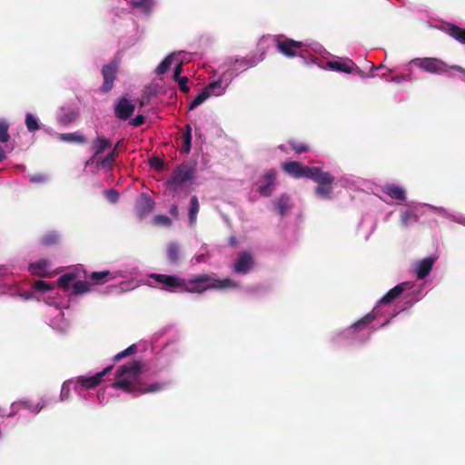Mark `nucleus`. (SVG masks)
Instances as JSON below:
<instances>
[{"instance_id": "obj_17", "label": "nucleus", "mask_w": 465, "mask_h": 465, "mask_svg": "<svg viewBox=\"0 0 465 465\" xmlns=\"http://www.w3.org/2000/svg\"><path fill=\"white\" fill-rule=\"evenodd\" d=\"M434 262H435L434 258L428 257V258L421 260L417 264L416 274H417L418 279H420V280L424 279L425 277H427L430 274Z\"/></svg>"}, {"instance_id": "obj_23", "label": "nucleus", "mask_w": 465, "mask_h": 465, "mask_svg": "<svg viewBox=\"0 0 465 465\" xmlns=\"http://www.w3.org/2000/svg\"><path fill=\"white\" fill-rule=\"evenodd\" d=\"M61 242V235L55 231H50L44 234L40 240L41 245L45 247H51L59 244Z\"/></svg>"}, {"instance_id": "obj_45", "label": "nucleus", "mask_w": 465, "mask_h": 465, "mask_svg": "<svg viewBox=\"0 0 465 465\" xmlns=\"http://www.w3.org/2000/svg\"><path fill=\"white\" fill-rule=\"evenodd\" d=\"M176 82H178L179 88L183 93L187 94L190 91V88L188 86L189 78L187 76H183Z\"/></svg>"}, {"instance_id": "obj_28", "label": "nucleus", "mask_w": 465, "mask_h": 465, "mask_svg": "<svg viewBox=\"0 0 465 465\" xmlns=\"http://www.w3.org/2000/svg\"><path fill=\"white\" fill-rule=\"evenodd\" d=\"M417 221H418V216L412 211L407 210L401 213V225L404 227L412 225V224L416 223Z\"/></svg>"}, {"instance_id": "obj_42", "label": "nucleus", "mask_w": 465, "mask_h": 465, "mask_svg": "<svg viewBox=\"0 0 465 465\" xmlns=\"http://www.w3.org/2000/svg\"><path fill=\"white\" fill-rule=\"evenodd\" d=\"M35 289L40 292H50L54 289V286L52 283L44 282V281H36L35 282Z\"/></svg>"}, {"instance_id": "obj_39", "label": "nucleus", "mask_w": 465, "mask_h": 465, "mask_svg": "<svg viewBox=\"0 0 465 465\" xmlns=\"http://www.w3.org/2000/svg\"><path fill=\"white\" fill-rule=\"evenodd\" d=\"M136 351H137V347L135 344H133V345L129 346L128 348H126L125 350H124L123 351L117 353L114 357V361H118L126 356L135 354Z\"/></svg>"}, {"instance_id": "obj_22", "label": "nucleus", "mask_w": 465, "mask_h": 465, "mask_svg": "<svg viewBox=\"0 0 465 465\" xmlns=\"http://www.w3.org/2000/svg\"><path fill=\"white\" fill-rule=\"evenodd\" d=\"M446 32L450 36L465 45V28L454 24H447Z\"/></svg>"}, {"instance_id": "obj_24", "label": "nucleus", "mask_w": 465, "mask_h": 465, "mask_svg": "<svg viewBox=\"0 0 465 465\" xmlns=\"http://www.w3.org/2000/svg\"><path fill=\"white\" fill-rule=\"evenodd\" d=\"M274 208L281 216H284L291 208L290 197L287 194H282L274 202Z\"/></svg>"}, {"instance_id": "obj_3", "label": "nucleus", "mask_w": 465, "mask_h": 465, "mask_svg": "<svg viewBox=\"0 0 465 465\" xmlns=\"http://www.w3.org/2000/svg\"><path fill=\"white\" fill-rule=\"evenodd\" d=\"M194 173V169L188 163H181L165 182L166 189L173 195L176 194L187 182L193 179Z\"/></svg>"}, {"instance_id": "obj_12", "label": "nucleus", "mask_w": 465, "mask_h": 465, "mask_svg": "<svg viewBox=\"0 0 465 465\" xmlns=\"http://www.w3.org/2000/svg\"><path fill=\"white\" fill-rule=\"evenodd\" d=\"M253 264V258L250 252H240L233 264V272L238 274H246L248 272L252 270Z\"/></svg>"}, {"instance_id": "obj_16", "label": "nucleus", "mask_w": 465, "mask_h": 465, "mask_svg": "<svg viewBox=\"0 0 465 465\" xmlns=\"http://www.w3.org/2000/svg\"><path fill=\"white\" fill-rule=\"evenodd\" d=\"M154 207L153 200L147 194L142 193L137 203L136 208L141 215H147Z\"/></svg>"}, {"instance_id": "obj_46", "label": "nucleus", "mask_w": 465, "mask_h": 465, "mask_svg": "<svg viewBox=\"0 0 465 465\" xmlns=\"http://www.w3.org/2000/svg\"><path fill=\"white\" fill-rule=\"evenodd\" d=\"M145 121H146V119L143 115L138 114L130 121V124L134 127H138V126L143 125L145 123Z\"/></svg>"}, {"instance_id": "obj_25", "label": "nucleus", "mask_w": 465, "mask_h": 465, "mask_svg": "<svg viewBox=\"0 0 465 465\" xmlns=\"http://www.w3.org/2000/svg\"><path fill=\"white\" fill-rule=\"evenodd\" d=\"M59 140L64 143H86V138L82 134L75 133H65L59 134Z\"/></svg>"}, {"instance_id": "obj_19", "label": "nucleus", "mask_w": 465, "mask_h": 465, "mask_svg": "<svg viewBox=\"0 0 465 465\" xmlns=\"http://www.w3.org/2000/svg\"><path fill=\"white\" fill-rule=\"evenodd\" d=\"M407 282H402L391 289L381 299V303L389 304L398 298L406 289Z\"/></svg>"}, {"instance_id": "obj_13", "label": "nucleus", "mask_w": 465, "mask_h": 465, "mask_svg": "<svg viewBox=\"0 0 465 465\" xmlns=\"http://www.w3.org/2000/svg\"><path fill=\"white\" fill-rule=\"evenodd\" d=\"M113 369V365L104 368L102 371L97 372L96 374L91 377L79 376L77 378V382L81 384L83 387L91 389L98 386L103 378Z\"/></svg>"}, {"instance_id": "obj_43", "label": "nucleus", "mask_w": 465, "mask_h": 465, "mask_svg": "<svg viewBox=\"0 0 465 465\" xmlns=\"http://www.w3.org/2000/svg\"><path fill=\"white\" fill-rule=\"evenodd\" d=\"M150 166L157 171H162L164 168L165 163L160 157L153 156L149 160Z\"/></svg>"}, {"instance_id": "obj_1", "label": "nucleus", "mask_w": 465, "mask_h": 465, "mask_svg": "<svg viewBox=\"0 0 465 465\" xmlns=\"http://www.w3.org/2000/svg\"><path fill=\"white\" fill-rule=\"evenodd\" d=\"M142 371L143 364L139 361H134L129 364L120 366L115 373L116 381L113 387L128 393H134V396L156 392L166 387V382H155L147 385L138 381Z\"/></svg>"}, {"instance_id": "obj_2", "label": "nucleus", "mask_w": 465, "mask_h": 465, "mask_svg": "<svg viewBox=\"0 0 465 465\" xmlns=\"http://www.w3.org/2000/svg\"><path fill=\"white\" fill-rule=\"evenodd\" d=\"M238 286L237 282L230 278L217 279L215 273H203L195 275L190 280L184 279V285L182 291L192 293H203L207 290L233 289Z\"/></svg>"}, {"instance_id": "obj_7", "label": "nucleus", "mask_w": 465, "mask_h": 465, "mask_svg": "<svg viewBox=\"0 0 465 465\" xmlns=\"http://www.w3.org/2000/svg\"><path fill=\"white\" fill-rule=\"evenodd\" d=\"M412 63L420 69L430 74H443L449 68L444 61L433 57L417 58Z\"/></svg>"}, {"instance_id": "obj_18", "label": "nucleus", "mask_w": 465, "mask_h": 465, "mask_svg": "<svg viewBox=\"0 0 465 465\" xmlns=\"http://www.w3.org/2000/svg\"><path fill=\"white\" fill-rule=\"evenodd\" d=\"M112 145L111 140L104 137L97 136L92 141V146L94 148V157H97L99 154L103 153L106 149L110 148Z\"/></svg>"}, {"instance_id": "obj_9", "label": "nucleus", "mask_w": 465, "mask_h": 465, "mask_svg": "<svg viewBox=\"0 0 465 465\" xmlns=\"http://www.w3.org/2000/svg\"><path fill=\"white\" fill-rule=\"evenodd\" d=\"M328 66L334 71L342 72L346 74H351L352 72H357V74L364 78L368 77L369 75L363 73L354 62H352L351 59H346L344 61H330L328 62ZM370 76H373L371 74Z\"/></svg>"}, {"instance_id": "obj_5", "label": "nucleus", "mask_w": 465, "mask_h": 465, "mask_svg": "<svg viewBox=\"0 0 465 465\" xmlns=\"http://www.w3.org/2000/svg\"><path fill=\"white\" fill-rule=\"evenodd\" d=\"M119 65L120 62L117 59H114L108 64L103 65L101 73L104 82L100 87V91L102 93L107 94L113 89L114 83L119 71Z\"/></svg>"}, {"instance_id": "obj_11", "label": "nucleus", "mask_w": 465, "mask_h": 465, "mask_svg": "<svg viewBox=\"0 0 465 465\" xmlns=\"http://www.w3.org/2000/svg\"><path fill=\"white\" fill-rule=\"evenodd\" d=\"M276 180V172L273 169L267 170L260 179L261 184L258 187V192L262 196L269 197L272 193Z\"/></svg>"}, {"instance_id": "obj_36", "label": "nucleus", "mask_w": 465, "mask_h": 465, "mask_svg": "<svg viewBox=\"0 0 465 465\" xmlns=\"http://www.w3.org/2000/svg\"><path fill=\"white\" fill-rule=\"evenodd\" d=\"M8 129H9L8 123L5 120L1 119L0 120V142L3 143H7L10 138V135L8 134Z\"/></svg>"}, {"instance_id": "obj_40", "label": "nucleus", "mask_w": 465, "mask_h": 465, "mask_svg": "<svg viewBox=\"0 0 465 465\" xmlns=\"http://www.w3.org/2000/svg\"><path fill=\"white\" fill-rule=\"evenodd\" d=\"M289 144L297 154H301L309 151V147L306 144L297 141H290Z\"/></svg>"}, {"instance_id": "obj_38", "label": "nucleus", "mask_w": 465, "mask_h": 465, "mask_svg": "<svg viewBox=\"0 0 465 465\" xmlns=\"http://www.w3.org/2000/svg\"><path fill=\"white\" fill-rule=\"evenodd\" d=\"M77 118V114L74 111L64 113L58 119V122L63 125H68L72 124Z\"/></svg>"}, {"instance_id": "obj_29", "label": "nucleus", "mask_w": 465, "mask_h": 465, "mask_svg": "<svg viewBox=\"0 0 465 465\" xmlns=\"http://www.w3.org/2000/svg\"><path fill=\"white\" fill-rule=\"evenodd\" d=\"M91 283L85 281H76L73 284V294L79 295L91 291Z\"/></svg>"}, {"instance_id": "obj_8", "label": "nucleus", "mask_w": 465, "mask_h": 465, "mask_svg": "<svg viewBox=\"0 0 465 465\" xmlns=\"http://www.w3.org/2000/svg\"><path fill=\"white\" fill-rule=\"evenodd\" d=\"M150 278L163 284V290L173 292L174 290L182 291L184 285V279L175 275L151 273Z\"/></svg>"}, {"instance_id": "obj_21", "label": "nucleus", "mask_w": 465, "mask_h": 465, "mask_svg": "<svg viewBox=\"0 0 465 465\" xmlns=\"http://www.w3.org/2000/svg\"><path fill=\"white\" fill-rule=\"evenodd\" d=\"M123 142V139L119 140L115 146L113 148V150L104 158L100 159L98 161V165H100L102 168H108L111 169L113 167V164L115 162L116 156H117V149L120 146L121 143Z\"/></svg>"}, {"instance_id": "obj_41", "label": "nucleus", "mask_w": 465, "mask_h": 465, "mask_svg": "<svg viewBox=\"0 0 465 465\" xmlns=\"http://www.w3.org/2000/svg\"><path fill=\"white\" fill-rule=\"evenodd\" d=\"M182 139H183V146L181 149V153L187 154V153H189V152L191 150L192 136H189V134H183Z\"/></svg>"}, {"instance_id": "obj_49", "label": "nucleus", "mask_w": 465, "mask_h": 465, "mask_svg": "<svg viewBox=\"0 0 465 465\" xmlns=\"http://www.w3.org/2000/svg\"><path fill=\"white\" fill-rule=\"evenodd\" d=\"M183 72V63L180 62L178 64H176V66L174 67V71H173V79L175 81L181 79L183 76H181V74Z\"/></svg>"}, {"instance_id": "obj_51", "label": "nucleus", "mask_w": 465, "mask_h": 465, "mask_svg": "<svg viewBox=\"0 0 465 465\" xmlns=\"http://www.w3.org/2000/svg\"><path fill=\"white\" fill-rule=\"evenodd\" d=\"M170 213H171V215H172L173 217H174V218H176V219L178 218V216H179V209H178L177 205L173 204V205L171 206V208H170Z\"/></svg>"}, {"instance_id": "obj_14", "label": "nucleus", "mask_w": 465, "mask_h": 465, "mask_svg": "<svg viewBox=\"0 0 465 465\" xmlns=\"http://www.w3.org/2000/svg\"><path fill=\"white\" fill-rule=\"evenodd\" d=\"M276 46L285 56L294 57L297 54V51L302 48V43L292 39L277 40Z\"/></svg>"}, {"instance_id": "obj_53", "label": "nucleus", "mask_w": 465, "mask_h": 465, "mask_svg": "<svg viewBox=\"0 0 465 465\" xmlns=\"http://www.w3.org/2000/svg\"><path fill=\"white\" fill-rule=\"evenodd\" d=\"M450 68L465 74V69H463L462 67H460L459 65H453Z\"/></svg>"}, {"instance_id": "obj_35", "label": "nucleus", "mask_w": 465, "mask_h": 465, "mask_svg": "<svg viewBox=\"0 0 465 465\" xmlns=\"http://www.w3.org/2000/svg\"><path fill=\"white\" fill-rule=\"evenodd\" d=\"M172 63H173V55L169 54L158 64V66L156 67V70H155L156 74H165L169 70Z\"/></svg>"}, {"instance_id": "obj_10", "label": "nucleus", "mask_w": 465, "mask_h": 465, "mask_svg": "<svg viewBox=\"0 0 465 465\" xmlns=\"http://www.w3.org/2000/svg\"><path fill=\"white\" fill-rule=\"evenodd\" d=\"M134 110L135 105L126 97H121L114 104V115L121 121L128 120Z\"/></svg>"}, {"instance_id": "obj_15", "label": "nucleus", "mask_w": 465, "mask_h": 465, "mask_svg": "<svg viewBox=\"0 0 465 465\" xmlns=\"http://www.w3.org/2000/svg\"><path fill=\"white\" fill-rule=\"evenodd\" d=\"M381 191L392 199L404 201L406 198V193L403 188L394 183H387L383 185Z\"/></svg>"}, {"instance_id": "obj_48", "label": "nucleus", "mask_w": 465, "mask_h": 465, "mask_svg": "<svg viewBox=\"0 0 465 465\" xmlns=\"http://www.w3.org/2000/svg\"><path fill=\"white\" fill-rule=\"evenodd\" d=\"M70 396V387L66 383H64L61 390L60 398L62 401L67 400Z\"/></svg>"}, {"instance_id": "obj_31", "label": "nucleus", "mask_w": 465, "mask_h": 465, "mask_svg": "<svg viewBox=\"0 0 465 465\" xmlns=\"http://www.w3.org/2000/svg\"><path fill=\"white\" fill-rule=\"evenodd\" d=\"M109 274V271L94 272L89 276V279L95 284H103L107 281Z\"/></svg>"}, {"instance_id": "obj_32", "label": "nucleus", "mask_w": 465, "mask_h": 465, "mask_svg": "<svg viewBox=\"0 0 465 465\" xmlns=\"http://www.w3.org/2000/svg\"><path fill=\"white\" fill-rule=\"evenodd\" d=\"M25 125L29 132L34 133L40 129L38 120L30 113L25 115Z\"/></svg>"}, {"instance_id": "obj_20", "label": "nucleus", "mask_w": 465, "mask_h": 465, "mask_svg": "<svg viewBox=\"0 0 465 465\" xmlns=\"http://www.w3.org/2000/svg\"><path fill=\"white\" fill-rule=\"evenodd\" d=\"M50 262L46 260H40L35 263L30 264V271L33 275L40 277L49 276L48 269Z\"/></svg>"}, {"instance_id": "obj_26", "label": "nucleus", "mask_w": 465, "mask_h": 465, "mask_svg": "<svg viewBox=\"0 0 465 465\" xmlns=\"http://www.w3.org/2000/svg\"><path fill=\"white\" fill-rule=\"evenodd\" d=\"M166 256L167 260L170 263L175 264L178 262L180 258V247L175 242H171L168 244L166 249Z\"/></svg>"}, {"instance_id": "obj_44", "label": "nucleus", "mask_w": 465, "mask_h": 465, "mask_svg": "<svg viewBox=\"0 0 465 465\" xmlns=\"http://www.w3.org/2000/svg\"><path fill=\"white\" fill-rule=\"evenodd\" d=\"M154 223L159 225L163 226H171L172 225V220L167 215H156L154 217Z\"/></svg>"}, {"instance_id": "obj_27", "label": "nucleus", "mask_w": 465, "mask_h": 465, "mask_svg": "<svg viewBox=\"0 0 465 465\" xmlns=\"http://www.w3.org/2000/svg\"><path fill=\"white\" fill-rule=\"evenodd\" d=\"M200 205L196 195H193L190 200V209L188 213L189 223L191 225L196 223L197 214L199 213Z\"/></svg>"}, {"instance_id": "obj_34", "label": "nucleus", "mask_w": 465, "mask_h": 465, "mask_svg": "<svg viewBox=\"0 0 465 465\" xmlns=\"http://www.w3.org/2000/svg\"><path fill=\"white\" fill-rule=\"evenodd\" d=\"M210 97L207 91L204 89L189 104V110H193L205 102Z\"/></svg>"}, {"instance_id": "obj_30", "label": "nucleus", "mask_w": 465, "mask_h": 465, "mask_svg": "<svg viewBox=\"0 0 465 465\" xmlns=\"http://www.w3.org/2000/svg\"><path fill=\"white\" fill-rule=\"evenodd\" d=\"M375 315L372 312L367 313L361 319L357 321L351 325L355 331H360L361 328L366 327L369 323L372 322L375 320Z\"/></svg>"}, {"instance_id": "obj_50", "label": "nucleus", "mask_w": 465, "mask_h": 465, "mask_svg": "<svg viewBox=\"0 0 465 465\" xmlns=\"http://www.w3.org/2000/svg\"><path fill=\"white\" fill-rule=\"evenodd\" d=\"M136 6L149 8L152 5V0H141L135 3Z\"/></svg>"}, {"instance_id": "obj_47", "label": "nucleus", "mask_w": 465, "mask_h": 465, "mask_svg": "<svg viewBox=\"0 0 465 465\" xmlns=\"http://www.w3.org/2000/svg\"><path fill=\"white\" fill-rule=\"evenodd\" d=\"M107 198L111 203H116L119 199V193L116 190L110 189L107 191Z\"/></svg>"}, {"instance_id": "obj_33", "label": "nucleus", "mask_w": 465, "mask_h": 465, "mask_svg": "<svg viewBox=\"0 0 465 465\" xmlns=\"http://www.w3.org/2000/svg\"><path fill=\"white\" fill-rule=\"evenodd\" d=\"M204 90L208 92L209 95H220L223 93L221 81H214L208 84Z\"/></svg>"}, {"instance_id": "obj_54", "label": "nucleus", "mask_w": 465, "mask_h": 465, "mask_svg": "<svg viewBox=\"0 0 465 465\" xmlns=\"http://www.w3.org/2000/svg\"><path fill=\"white\" fill-rule=\"evenodd\" d=\"M373 69H377V68H376V67H374V65L372 64V65H371V70H373Z\"/></svg>"}, {"instance_id": "obj_52", "label": "nucleus", "mask_w": 465, "mask_h": 465, "mask_svg": "<svg viewBox=\"0 0 465 465\" xmlns=\"http://www.w3.org/2000/svg\"><path fill=\"white\" fill-rule=\"evenodd\" d=\"M183 134H189V136H192V127L190 124L185 125V131Z\"/></svg>"}, {"instance_id": "obj_4", "label": "nucleus", "mask_w": 465, "mask_h": 465, "mask_svg": "<svg viewBox=\"0 0 465 465\" xmlns=\"http://www.w3.org/2000/svg\"><path fill=\"white\" fill-rule=\"evenodd\" d=\"M314 178H311L313 182L318 183L315 189L317 195L323 198H331L332 192L331 184L335 181V177L329 172H323L318 167V172L313 174Z\"/></svg>"}, {"instance_id": "obj_37", "label": "nucleus", "mask_w": 465, "mask_h": 465, "mask_svg": "<svg viewBox=\"0 0 465 465\" xmlns=\"http://www.w3.org/2000/svg\"><path fill=\"white\" fill-rule=\"evenodd\" d=\"M75 279L74 273H65L61 275L58 280L57 283L60 287L66 289L69 287L70 283Z\"/></svg>"}, {"instance_id": "obj_6", "label": "nucleus", "mask_w": 465, "mask_h": 465, "mask_svg": "<svg viewBox=\"0 0 465 465\" xmlns=\"http://www.w3.org/2000/svg\"><path fill=\"white\" fill-rule=\"evenodd\" d=\"M282 170L293 178L306 177L314 178L313 174L318 172V167L304 166L300 162H286L282 163Z\"/></svg>"}]
</instances>
